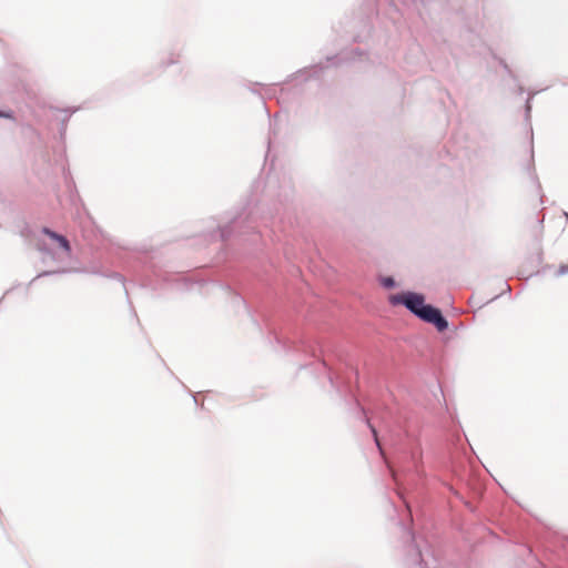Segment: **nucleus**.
Returning a JSON list of instances; mask_svg holds the SVG:
<instances>
[{"label": "nucleus", "instance_id": "1", "mask_svg": "<svg viewBox=\"0 0 568 568\" xmlns=\"http://www.w3.org/2000/svg\"><path fill=\"white\" fill-rule=\"evenodd\" d=\"M392 445L394 446V457L396 467L392 466L388 462L392 476L398 485V495L405 503L407 509L410 511L409 504L404 497L400 488L399 474L410 475L413 479L422 476L420 464H422V448L420 443L415 437L405 434L403 437H394L389 435Z\"/></svg>", "mask_w": 568, "mask_h": 568}, {"label": "nucleus", "instance_id": "2", "mask_svg": "<svg viewBox=\"0 0 568 568\" xmlns=\"http://www.w3.org/2000/svg\"><path fill=\"white\" fill-rule=\"evenodd\" d=\"M393 306L403 305L410 314L424 323L433 325L439 333L449 327L448 320L440 308L426 303L425 295L413 291H403L388 298Z\"/></svg>", "mask_w": 568, "mask_h": 568}, {"label": "nucleus", "instance_id": "3", "mask_svg": "<svg viewBox=\"0 0 568 568\" xmlns=\"http://www.w3.org/2000/svg\"><path fill=\"white\" fill-rule=\"evenodd\" d=\"M257 225L253 216H243L239 214L234 216L226 225L219 226V237L225 242L233 236L243 240V236L248 235L251 243H257L260 240L258 232L255 231Z\"/></svg>", "mask_w": 568, "mask_h": 568}, {"label": "nucleus", "instance_id": "4", "mask_svg": "<svg viewBox=\"0 0 568 568\" xmlns=\"http://www.w3.org/2000/svg\"><path fill=\"white\" fill-rule=\"evenodd\" d=\"M325 65L322 63L313 64L310 67H305L297 72L293 73L291 78L293 80L303 79L304 81H307L311 78L318 77L320 73L324 70Z\"/></svg>", "mask_w": 568, "mask_h": 568}, {"label": "nucleus", "instance_id": "5", "mask_svg": "<svg viewBox=\"0 0 568 568\" xmlns=\"http://www.w3.org/2000/svg\"><path fill=\"white\" fill-rule=\"evenodd\" d=\"M41 232L43 234L48 235L51 240L55 241L58 243L59 247H61L65 253L71 252L70 242L64 235L51 230L48 226H43Z\"/></svg>", "mask_w": 568, "mask_h": 568}, {"label": "nucleus", "instance_id": "6", "mask_svg": "<svg viewBox=\"0 0 568 568\" xmlns=\"http://www.w3.org/2000/svg\"><path fill=\"white\" fill-rule=\"evenodd\" d=\"M53 110L63 114V116L61 118L60 128H59L60 138L63 139L67 133L68 122H69L71 115L73 113H75L79 110V108H64V109L53 108Z\"/></svg>", "mask_w": 568, "mask_h": 568}, {"label": "nucleus", "instance_id": "7", "mask_svg": "<svg viewBox=\"0 0 568 568\" xmlns=\"http://www.w3.org/2000/svg\"><path fill=\"white\" fill-rule=\"evenodd\" d=\"M499 64L503 67L507 75L516 83L517 87V93L521 95L525 92L524 87L518 82L517 75L513 72L510 67L506 63L505 60L499 59Z\"/></svg>", "mask_w": 568, "mask_h": 568}, {"label": "nucleus", "instance_id": "8", "mask_svg": "<svg viewBox=\"0 0 568 568\" xmlns=\"http://www.w3.org/2000/svg\"><path fill=\"white\" fill-rule=\"evenodd\" d=\"M327 378L333 388L336 389L337 393L342 394L343 390V383L341 382L339 375L335 374L332 369L327 371Z\"/></svg>", "mask_w": 568, "mask_h": 568}, {"label": "nucleus", "instance_id": "9", "mask_svg": "<svg viewBox=\"0 0 568 568\" xmlns=\"http://www.w3.org/2000/svg\"><path fill=\"white\" fill-rule=\"evenodd\" d=\"M68 271L67 270H53V271H43V272H40L39 274H37L28 284H27V288H29L30 286H32L39 278L41 277H45V276H51V275H55V274H63V273H67Z\"/></svg>", "mask_w": 568, "mask_h": 568}, {"label": "nucleus", "instance_id": "10", "mask_svg": "<svg viewBox=\"0 0 568 568\" xmlns=\"http://www.w3.org/2000/svg\"><path fill=\"white\" fill-rule=\"evenodd\" d=\"M366 424H367L368 428L371 429V433H372V435L374 437V442H375V444H376L381 455L385 457V454H384V450H383V447H382L381 439L378 437V433H377L376 427L374 425H372L369 418H367V417H366Z\"/></svg>", "mask_w": 568, "mask_h": 568}, {"label": "nucleus", "instance_id": "11", "mask_svg": "<svg viewBox=\"0 0 568 568\" xmlns=\"http://www.w3.org/2000/svg\"><path fill=\"white\" fill-rule=\"evenodd\" d=\"M93 274H98V275H101V276H104V277H109V278H112V280H115L120 283H122V285L124 286L125 284V278L122 274L118 273V272H112V273H102V272H99V271H93L92 272Z\"/></svg>", "mask_w": 568, "mask_h": 568}, {"label": "nucleus", "instance_id": "12", "mask_svg": "<svg viewBox=\"0 0 568 568\" xmlns=\"http://www.w3.org/2000/svg\"><path fill=\"white\" fill-rule=\"evenodd\" d=\"M293 187L291 186L290 183L285 184L283 187H282V192L278 194L280 196V201L282 202V197H283V201L284 202H288L292 196H293Z\"/></svg>", "mask_w": 568, "mask_h": 568}, {"label": "nucleus", "instance_id": "13", "mask_svg": "<svg viewBox=\"0 0 568 568\" xmlns=\"http://www.w3.org/2000/svg\"><path fill=\"white\" fill-rule=\"evenodd\" d=\"M38 250L43 254V263L47 262V258L54 260V252L51 248H49L45 244L38 243Z\"/></svg>", "mask_w": 568, "mask_h": 568}, {"label": "nucleus", "instance_id": "14", "mask_svg": "<svg viewBox=\"0 0 568 568\" xmlns=\"http://www.w3.org/2000/svg\"><path fill=\"white\" fill-rule=\"evenodd\" d=\"M537 94V92H529L528 98L525 103V120L527 122L530 121V113H531V100Z\"/></svg>", "mask_w": 568, "mask_h": 568}, {"label": "nucleus", "instance_id": "15", "mask_svg": "<svg viewBox=\"0 0 568 568\" xmlns=\"http://www.w3.org/2000/svg\"><path fill=\"white\" fill-rule=\"evenodd\" d=\"M381 285L387 290L395 288L397 283L393 276H383L381 277Z\"/></svg>", "mask_w": 568, "mask_h": 568}, {"label": "nucleus", "instance_id": "16", "mask_svg": "<svg viewBox=\"0 0 568 568\" xmlns=\"http://www.w3.org/2000/svg\"><path fill=\"white\" fill-rule=\"evenodd\" d=\"M180 59V53L171 52L166 60L162 62L163 68H168L170 65L176 64Z\"/></svg>", "mask_w": 568, "mask_h": 568}, {"label": "nucleus", "instance_id": "17", "mask_svg": "<svg viewBox=\"0 0 568 568\" xmlns=\"http://www.w3.org/2000/svg\"><path fill=\"white\" fill-rule=\"evenodd\" d=\"M326 61L329 64L337 65V64L344 62L345 58L343 54H337V55H333V57H327Z\"/></svg>", "mask_w": 568, "mask_h": 568}, {"label": "nucleus", "instance_id": "18", "mask_svg": "<svg viewBox=\"0 0 568 568\" xmlns=\"http://www.w3.org/2000/svg\"><path fill=\"white\" fill-rule=\"evenodd\" d=\"M0 118L1 119L14 120V113L11 110H1L0 109Z\"/></svg>", "mask_w": 568, "mask_h": 568}, {"label": "nucleus", "instance_id": "19", "mask_svg": "<svg viewBox=\"0 0 568 568\" xmlns=\"http://www.w3.org/2000/svg\"><path fill=\"white\" fill-rule=\"evenodd\" d=\"M568 274V264H562L559 266L557 273H556V276H562V275H566Z\"/></svg>", "mask_w": 568, "mask_h": 568}, {"label": "nucleus", "instance_id": "20", "mask_svg": "<svg viewBox=\"0 0 568 568\" xmlns=\"http://www.w3.org/2000/svg\"><path fill=\"white\" fill-rule=\"evenodd\" d=\"M234 302H235V303H237V304L243 305V307H245V308H246V303H245L244 298H243L241 295H237V294H236V295L234 296Z\"/></svg>", "mask_w": 568, "mask_h": 568}, {"label": "nucleus", "instance_id": "21", "mask_svg": "<svg viewBox=\"0 0 568 568\" xmlns=\"http://www.w3.org/2000/svg\"><path fill=\"white\" fill-rule=\"evenodd\" d=\"M353 54H354V55H353L352 60H354V61H355V60H357V59H358V60H361V59H362V55H364V52H362V51H359V50H355V51H353Z\"/></svg>", "mask_w": 568, "mask_h": 568}, {"label": "nucleus", "instance_id": "22", "mask_svg": "<svg viewBox=\"0 0 568 568\" xmlns=\"http://www.w3.org/2000/svg\"><path fill=\"white\" fill-rule=\"evenodd\" d=\"M275 215L281 222H283L285 219L284 214H282L278 209H276Z\"/></svg>", "mask_w": 568, "mask_h": 568}, {"label": "nucleus", "instance_id": "23", "mask_svg": "<svg viewBox=\"0 0 568 568\" xmlns=\"http://www.w3.org/2000/svg\"><path fill=\"white\" fill-rule=\"evenodd\" d=\"M504 285H505V291L504 292L510 293L511 292L510 285L508 283H506V282L504 283Z\"/></svg>", "mask_w": 568, "mask_h": 568}, {"label": "nucleus", "instance_id": "24", "mask_svg": "<svg viewBox=\"0 0 568 568\" xmlns=\"http://www.w3.org/2000/svg\"><path fill=\"white\" fill-rule=\"evenodd\" d=\"M316 348H317V349L320 351V353H322V354L325 352V351H324V346H323V345H321V344H316Z\"/></svg>", "mask_w": 568, "mask_h": 568}, {"label": "nucleus", "instance_id": "25", "mask_svg": "<svg viewBox=\"0 0 568 568\" xmlns=\"http://www.w3.org/2000/svg\"><path fill=\"white\" fill-rule=\"evenodd\" d=\"M321 364H322V366H323L324 368H327V364H326V361H325V359H323V361L321 362Z\"/></svg>", "mask_w": 568, "mask_h": 568}]
</instances>
